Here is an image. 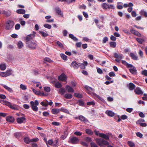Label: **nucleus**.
Segmentation results:
<instances>
[{"label": "nucleus", "instance_id": "e433bc0d", "mask_svg": "<svg viewBox=\"0 0 147 147\" xmlns=\"http://www.w3.org/2000/svg\"><path fill=\"white\" fill-rule=\"evenodd\" d=\"M77 103L81 106H84V102L82 100H79Z\"/></svg>", "mask_w": 147, "mask_h": 147}, {"label": "nucleus", "instance_id": "a878e982", "mask_svg": "<svg viewBox=\"0 0 147 147\" xmlns=\"http://www.w3.org/2000/svg\"><path fill=\"white\" fill-rule=\"evenodd\" d=\"M136 40L140 44H142L143 42H145V40L142 38H137L136 39Z\"/></svg>", "mask_w": 147, "mask_h": 147}, {"label": "nucleus", "instance_id": "864d4df0", "mask_svg": "<svg viewBox=\"0 0 147 147\" xmlns=\"http://www.w3.org/2000/svg\"><path fill=\"white\" fill-rule=\"evenodd\" d=\"M79 119L83 121H84L86 120V118L85 117L82 116H80L79 117Z\"/></svg>", "mask_w": 147, "mask_h": 147}, {"label": "nucleus", "instance_id": "423d86ee", "mask_svg": "<svg viewBox=\"0 0 147 147\" xmlns=\"http://www.w3.org/2000/svg\"><path fill=\"white\" fill-rule=\"evenodd\" d=\"M114 57L115 58L117 59H115V61L118 63H119L120 60L119 59H121L123 58V55H120L118 53H114Z\"/></svg>", "mask_w": 147, "mask_h": 147}, {"label": "nucleus", "instance_id": "ea45409f", "mask_svg": "<svg viewBox=\"0 0 147 147\" xmlns=\"http://www.w3.org/2000/svg\"><path fill=\"white\" fill-rule=\"evenodd\" d=\"M128 145L130 147H135V144L133 142L130 141H128L127 142Z\"/></svg>", "mask_w": 147, "mask_h": 147}, {"label": "nucleus", "instance_id": "3c124183", "mask_svg": "<svg viewBox=\"0 0 147 147\" xmlns=\"http://www.w3.org/2000/svg\"><path fill=\"white\" fill-rule=\"evenodd\" d=\"M57 45L60 48H62L63 47V44L59 41H58L56 42Z\"/></svg>", "mask_w": 147, "mask_h": 147}, {"label": "nucleus", "instance_id": "5fc2aeb1", "mask_svg": "<svg viewBox=\"0 0 147 147\" xmlns=\"http://www.w3.org/2000/svg\"><path fill=\"white\" fill-rule=\"evenodd\" d=\"M109 75L110 77H112L115 76V75L113 71H111L109 73Z\"/></svg>", "mask_w": 147, "mask_h": 147}, {"label": "nucleus", "instance_id": "603ef678", "mask_svg": "<svg viewBox=\"0 0 147 147\" xmlns=\"http://www.w3.org/2000/svg\"><path fill=\"white\" fill-rule=\"evenodd\" d=\"M39 139L38 138H32L31 139H30V142H36L39 141Z\"/></svg>", "mask_w": 147, "mask_h": 147}, {"label": "nucleus", "instance_id": "0e129e2a", "mask_svg": "<svg viewBox=\"0 0 147 147\" xmlns=\"http://www.w3.org/2000/svg\"><path fill=\"white\" fill-rule=\"evenodd\" d=\"M121 118L122 119L125 120L127 118V116L125 115H123L121 116Z\"/></svg>", "mask_w": 147, "mask_h": 147}, {"label": "nucleus", "instance_id": "e2e57ef3", "mask_svg": "<svg viewBox=\"0 0 147 147\" xmlns=\"http://www.w3.org/2000/svg\"><path fill=\"white\" fill-rule=\"evenodd\" d=\"M79 67H80V68L82 69H85V67L83 63H79Z\"/></svg>", "mask_w": 147, "mask_h": 147}, {"label": "nucleus", "instance_id": "774afa93", "mask_svg": "<svg viewBox=\"0 0 147 147\" xmlns=\"http://www.w3.org/2000/svg\"><path fill=\"white\" fill-rule=\"evenodd\" d=\"M91 147H98L97 145L94 142H91L90 143Z\"/></svg>", "mask_w": 147, "mask_h": 147}, {"label": "nucleus", "instance_id": "bb28decb", "mask_svg": "<svg viewBox=\"0 0 147 147\" xmlns=\"http://www.w3.org/2000/svg\"><path fill=\"white\" fill-rule=\"evenodd\" d=\"M3 87L5 89H6L9 92H11L13 91L12 90L10 87L7 86L5 85H2Z\"/></svg>", "mask_w": 147, "mask_h": 147}, {"label": "nucleus", "instance_id": "473e14b6", "mask_svg": "<svg viewBox=\"0 0 147 147\" xmlns=\"http://www.w3.org/2000/svg\"><path fill=\"white\" fill-rule=\"evenodd\" d=\"M11 108L16 110H18L19 109L18 106L17 105L15 104L12 105Z\"/></svg>", "mask_w": 147, "mask_h": 147}, {"label": "nucleus", "instance_id": "6e6d98bb", "mask_svg": "<svg viewBox=\"0 0 147 147\" xmlns=\"http://www.w3.org/2000/svg\"><path fill=\"white\" fill-rule=\"evenodd\" d=\"M141 74L143 75L147 76V70H144L141 72Z\"/></svg>", "mask_w": 147, "mask_h": 147}, {"label": "nucleus", "instance_id": "a18cd8bd", "mask_svg": "<svg viewBox=\"0 0 147 147\" xmlns=\"http://www.w3.org/2000/svg\"><path fill=\"white\" fill-rule=\"evenodd\" d=\"M74 95L75 96L78 98H82V95L80 93H75L74 94Z\"/></svg>", "mask_w": 147, "mask_h": 147}, {"label": "nucleus", "instance_id": "39448f33", "mask_svg": "<svg viewBox=\"0 0 147 147\" xmlns=\"http://www.w3.org/2000/svg\"><path fill=\"white\" fill-rule=\"evenodd\" d=\"M34 35L33 34H30L28 35L26 38V44L32 41Z\"/></svg>", "mask_w": 147, "mask_h": 147}, {"label": "nucleus", "instance_id": "c03bdc74", "mask_svg": "<svg viewBox=\"0 0 147 147\" xmlns=\"http://www.w3.org/2000/svg\"><path fill=\"white\" fill-rule=\"evenodd\" d=\"M44 91L47 92H50L51 90L50 88L48 86H46L44 87Z\"/></svg>", "mask_w": 147, "mask_h": 147}, {"label": "nucleus", "instance_id": "f704fd0d", "mask_svg": "<svg viewBox=\"0 0 147 147\" xmlns=\"http://www.w3.org/2000/svg\"><path fill=\"white\" fill-rule=\"evenodd\" d=\"M108 4L106 3H104L102 5V7L103 9H108Z\"/></svg>", "mask_w": 147, "mask_h": 147}, {"label": "nucleus", "instance_id": "49530a36", "mask_svg": "<svg viewBox=\"0 0 147 147\" xmlns=\"http://www.w3.org/2000/svg\"><path fill=\"white\" fill-rule=\"evenodd\" d=\"M44 61L49 62V63H51L53 62V61L51 60L48 57H45L44 58Z\"/></svg>", "mask_w": 147, "mask_h": 147}, {"label": "nucleus", "instance_id": "0eeeda50", "mask_svg": "<svg viewBox=\"0 0 147 147\" xmlns=\"http://www.w3.org/2000/svg\"><path fill=\"white\" fill-rule=\"evenodd\" d=\"M69 140L72 144H77L79 141L78 139L76 137H72L69 138Z\"/></svg>", "mask_w": 147, "mask_h": 147}, {"label": "nucleus", "instance_id": "58836bf2", "mask_svg": "<svg viewBox=\"0 0 147 147\" xmlns=\"http://www.w3.org/2000/svg\"><path fill=\"white\" fill-rule=\"evenodd\" d=\"M109 44L111 47L114 48H115L116 45V43L115 42H110Z\"/></svg>", "mask_w": 147, "mask_h": 147}, {"label": "nucleus", "instance_id": "680f3d73", "mask_svg": "<svg viewBox=\"0 0 147 147\" xmlns=\"http://www.w3.org/2000/svg\"><path fill=\"white\" fill-rule=\"evenodd\" d=\"M44 26L45 28H47L49 29H51V25L48 24H45L44 25Z\"/></svg>", "mask_w": 147, "mask_h": 147}, {"label": "nucleus", "instance_id": "4be33fe9", "mask_svg": "<svg viewBox=\"0 0 147 147\" xmlns=\"http://www.w3.org/2000/svg\"><path fill=\"white\" fill-rule=\"evenodd\" d=\"M24 142L27 144H29L30 142V139L28 137H25L24 138Z\"/></svg>", "mask_w": 147, "mask_h": 147}, {"label": "nucleus", "instance_id": "f03ea898", "mask_svg": "<svg viewBox=\"0 0 147 147\" xmlns=\"http://www.w3.org/2000/svg\"><path fill=\"white\" fill-rule=\"evenodd\" d=\"M95 140L97 144L100 146L104 145H108L109 144V143L108 142L101 138H96Z\"/></svg>", "mask_w": 147, "mask_h": 147}, {"label": "nucleus", "instance_id": "f257e3e1", "mask_svg": "<svg viewBox=\"0 0 147 147\" xmlns=\"http://www.w3.org/2000/svg\"><path fill=\"white\" fill-rule=\"evenodd\" d=\"M26 46L30 49L32 50L36 49L38 47V45L36 40H32L26 44Z\"/></svg>", "mask_w": 147, "mask_h": 147}, {"label": "nucleus", "instance_id": "393cba45", "mask_svg": "<svg viewBox=\"0 0 147 147\" xmlns=\"http://www.w3.org/2000/svg\"><path fill=\"white\" fill-rule=\"evenodd\" d=\"M129 89L131 90H133L134 89L136 86L134 84L132 83H129Z\"/></svg>", "mask_w": 147, "mask_h": 147}, {"label": "nucleus", "instance_id": "b1692460", "mask_svg": "<svg viewBox=\"0 0 147 147\" xmlns=\"http://www.w3.org/2000/svg\"><path fill=\"white\" fill-rule=\"evenodd\" d=\"M22 135V133L21 132H16L14 134V136L16 138L18 139L20 138Z\"/></svg>", "mask_w": 147, "mask_h": 147}, {"label": "nucleus", "instance_id": "4468645a", "mask_svg": "<svg viewBox=\"0 0 147 147\" xmlns=\"http://www.w3.org/2000/svg\"><path fill=\"white\" fill-rule=\"evenodd\" d=\"M79 63H77L76 61H73L71 64V66L75 69H78L79 67Z\"/></svg>", "mask_w": 147, "mask_h": 147}, {"label": "nucleus", "instance_id": "4c0bfd02", "mask_svg": "<svg viewBox=\"0 0 147 147\" xmlns=\"http://www.w3.org/2000/svg\"><path fill=\"white\" fill-rule=\"evenodd\" d=\"M85 131L86 133L90 135H92L93 134V132L91 129H86Z\"/></svg>", "mask_w": 147, "mask_h": 147}, {"label": "nucleus", "instance_id": "c85d7f7f", "mask_svg": "<svg viewBox=\"0 0 147 147\" xmlns=\"http://www.w3.org/2000/svg\"><path fill=\"white\" fill-rule=\"evenodd\" d=\"M140 13L145 17H147V12L144 10H142L140 11Z\"/></svg>", "mask_w": 147, "mask_h": 147}, {"label": "nucleus", "instance_id": "2eb2a0df", "mask_svg": "<svg viewBox=\"0 0 147 147\" xmlns=\"http://www.w3.org/2000/svg\"><path fill=\"white\" fill-rule=\"evenodd\" d=\"M55 10L56 12L58 13V15H60L62 17L63 16V13L62 12V11L59 7H57L56 8H55Z\"/></svg>", "mask_w": 147, "mask_h": 147}, {"label": "nucleus", "instance_id": "f3484780", "mask_svg": "<svg viewBox=\"0 0 147 147\" xmlns=\"http://www.w3.org/2000/svg\"><path fill=\"white\" fill-rule=\"evenodd\" d=\"M26 119L24 117H21L18 118L17 119V122L19 123H23L24 121H25Z\"/></svg>", "mask_w": 147, "mask_h": 147}, {"label": "nucleus", "instance_id": "dca6fc26", "mask_svg": "<svg viewBox=\"0 0 147 147\" xmlns=\"http://www.w3.org/2000/svg\"><path fill=\"white\" fill-rule=\"evenodd\" d=\"M99 136L101 138L105 139L106 140H109V136L104 134L100 133L99 134Z\"/></svg>", "mask_w": 147, "mask_h": 147}, {"label": "nucleus", "instance_id": "7ed1b4c3", "mask_svg": "<svg viewBox=\"0 0 147 147\" xmlns=\"http://www.w3.org/2000/svg\"><path fill=\"white\" fill-rule=\"evenodd\" d=\"M30 107L32 110L34 111L37 112L38 111V108L37 106L39 104L38 101L37 100H35L34 102L31 101L30 102Z\"/></svg>", "mask_w": 147, "mask_h": 147}, {"label": "nucleus", "instance_id": "412c9836", "mask_svg": "<svg viewBox=\"0 0 147 147\" xmlns=\"http://www.w3.org/2000/svg\"><path fill=\"white\" fill-rule=\"evenodd\" d=\"M17 46L18 49H20L24 46V45L21 41H19L17 43Z\"/></svg>", "mask_w": 147, "mask_h": 147}, {"label": "nucleus", "instance_id": "c756f323", "mask_svg": "<svg viewBox=\"0 0 147 147\" xmlns=\"http://www.w3.org/2000/svg\"><path fill=\"white\" fill-rule=\"evenodd\" d=\"M65 92V90L63 88H61L59 90L58 93L61 95L63 94Z\"/></svg>", "mask_w": 147, "mask_h": 147}, {"label": "nucleus", "instance_id": "ddd939ff", "mask_svg": "<svg viewBox=\"0 0 147 147\" xmlns=\"http://www.w3.org/2000/svg\"><path fill=\"white\" fill-rule=\"evenodd\" d=\"M129 72L133 74L136 75L137 74V70L135 66L132 68L129 69Z\"/></svg>", "mask_w": 147, "mask_h": 147}, {"label": "nucleus", "instance_id": "4d7b16f0", "mask_svg": "<svg viewBox=\"0 0 147 147\" xmlns=\"http://www.w3.org/2000/svg\"><path fill=\"white\" fill-rule=\"evenodd\" d=\"M95 104V103L94 101H91L88 102L87 103V105H94Z\"/></svg>", "mask_w": 147, "mask_h": 147}, {"label": "nucleus", "instance_id": "8fccbe9b", "mask_svg": "<svg viewBox=\"0 0 147 147\" xmlns=\"http://www.w3.org/2000/svg\"><path fill=\"white\" fill-rule=\"evenodd\" d=\"M2 13L6 15L7 17H9L10 16V13L5 10L3 11Z\"/></svg>", "mask_w": 147, "mask_h": 147}, {"label": "nucleus", "instance_id": "6ab92c4d", "mask_svg": "<svg viewBox=\"0 0 147 147\" xmlns=\"http://www.w3.org/2000/svg\"><path fill=\"white\" fill-rule=\"evenodd\" d=\"M66 88L67 92H73L74 91L73 89L69 85L66 86Z\"/></svg>", "mask_w": 147, "mask_h": 147}, {"label": "nucleus", "instance_id": "7c9ffc66", "mask_svg": "<svg viewBox=\"0 0 147 147\" xmlns=\"http://www.w3.org/2000/svg\"><path fill=\"white\" fill-rule=\"evenodd\" d=\"M62 86L61 83L59 82H57L55 85V86L56 88H60Z\"/></svg>", "mask_w": 147, "mask_h": 147}, {"label": "nucleus", "instance_id": "37998d69", "mask_svg": "<svg viewBox=\"0 0 147 147\" xmlns=\"http://www.w3.org/2000/svg\"><path fill=\"white\" fill-rule=\"evenodd\" d=\"M39 33L41 34L43 37H45L48 36L47 34L42 31H39Z\"/></svg>", "mask_w": 147, "mask_h": 147}, {"label": "nucleus", "instance_id": "cd10ccee", "mask_svg": "<svg viewBox=\"0 0 147 147\" xmlns=\"http://www.w3.org/2000/svg\"><path fill=\"white\" fill-rule=\"evenodd\" d=\"M69 36L70 38L72 39L75 41H77L78 40V38L75 37L72 34H69Z\"/></svg>", "mask_w": 147, "mask_h": 147}, {"label": "nucleus", "instance_id": "69168bd1", "mask_svg": "<svg viewBox=\"0 0 147 147\" xmlns=\"http://www.w3.org/2000/svg\"><path fill=\"white\" fill-rule=\"evenodd\" d=\"M136 135L138 137H139L140 138H142V134L139 132L136 133Z\"/></svg>", "mask_w": 147, "mask_h": 147}, {"label": "nucleus", "instance_id": "a19ab883", "mask_svg": "<svg viewBox=\"0 0 147 147\" xmlns=\"http://www.w3.org/2000/svg\"><path fill=\"white\" fill-rule=\"evenodd\" d=\"M67 135V131L64 132V135H62L61 136V138L63 140L65 139L66 138Z\"/></svg>", "mask_w": 147, "mask_h": 147}, {"label": "nucleus", "instance_id": "9b49d317", "mask_svg": "<svg viewBox=\"0 0 147 147\" xmlns=\"http://www.w3.org/2000/svg\"><path fill=\"white\" fill-rule=\"evenodd\" d=\"M6 120L7 121L10 123H13L14 121V117L12 116H7L6 117Z\"/></svg>", "mask_w": 147, "mask_h": 147}, {"label": "nucleus", "instance_id": "79ce46f5", "mask_svg": "<svg viewBox=\"0 0 147 147\" xmlns=\"http://www.w3.org/2000/svg\"><path fill=\"white\" fill-rule=\"evenodd\" d=\"M61 57L64 60H67V56L63 53H61L60 54Z\"/></svg>", "mask_w": 147, "mask_h": 147}, {"label": "nucleus", "instance_id": "f8f14e48", "mask_svg": "<svg viewBox=\"0 0 147 147\" xmlns=\"http://www.w3.org/2000/svg\"><path fill=\"white\" fill-rule=\"evenodd\" d=\"M105 113L107 114L108 116L109 117H113L115 115V113L112 111H109L108 110H107Z\"/></svg>", "mask_w": 147, "mask_h": 147}, {"label": "nucleus", "instance_id": "2f4dec72", "mask_svg": "<svg viewBox=\"0 0 147 147\" xmlns=\"http://www.w3.org/2000/svg\"><path fill=\"white\" fill-rule=\"evenodd\" d=\"M6 68V67L5 64L1 63L0 65V69L1 70H4Z\"/></svg>", "mask_w": 147, "mask_h": 147}, {"label": "nucleus", "instance_id": "72a5a7b5", "mask_svg": "<svg viewBox=\"0 0 147 147\" xmlns=\"http://www.w3.org/2000/svg\"><path fill=\"white\" fill-rule=\"evenodd\" d=\"M65 97L67 99H71L72 98V95L70 94L67 93L64 95Z\"/></svg>", "mask_w": 147, "mask_h": 147}, {"label": "nucleus", "instance_id": "13d9d810", "mask_svg": "<svg viewBox=\"0 0 147 147\" xmlns=\"http://www.w3.org/2000/svg\"><path fill=\"white\" fill-rule=\"evenodd\" d=\"M5 104L6 105L8 106L9 107H10V108H11L12 104H11V102L8 101H6L5 102Z\"/></svg>", "mask_w": 147, "mask_h": 147}, {"label": "nucleus", "instance_id": "6e6552de", "mask_svg": "<svg viewBox=\"0 0 147 147\" xmlns=\"http://www.w3.org/2000/svg\"><path fill=\"white\" fill-rule=\"evenodd\" d=\"M58 79L60 81H65L67 79V76L65 74L63 73L58 76Z\"/></svg>", "mask_w": 147, "mask_h": 147}, {"label": "nucleus", "instance_id": "052dcab7", "mask_svg": "<svg viewBox=\"0 0 147 147\" xmlns=\"http://www.w3.org/2000/svg\"><path fill=\"white\" fill-rule=\"evenodd\" d=\"M85 88L86 89L89 91H92V90H93V89L92 88H91L88 86H86L85 87Z\"/></svg>", "mask_w": 147, "mask_h": 147}, {"label": "nucleus", "instance_id": "a211bd4d", "mask_svg": "<svg viewBox=\"0 0 147 147\" xmlns=\"http://www.w3.org/2000/svg\"><path fill=\"white\" fill-rule=\"evenodd\" d=\"M129 56L132 59L134 60H137L138 59V57L133 53H131Z\"/></svg>", "mask_w": 147, "mask_h": 147}, {"label": "nucleus", "instance_id": "aec40b11", "mask_svg": "<svg viewBox=\"0 0 147 147\" xmlns=\"http://www.w3.org/2000/svg\"><path fill=\"white\" fill-rule=\"evenodd\" d=\"M52 113L56 115L60 111V109H53L51 110Z\"/></svg>", "mask_w": 147, "mask_h": 147}, {"label": "nucleus", "instance_id": "20e7f679", "mask_svg": "<svg viewBox=\"0 0 147 147\" xmlns=\"http://www.w3.org/2000/svg\"><path fill=\"white\" fill-rule=\"evenodd\" d=\"M14 22L12 20H8L7 21L5 26V29L6 30H10L14 25Z\"/></svg>", "mask_w": 147, "mask_h": 147}, {"label": "nucleus", "instance_id": "bf43d9fd", "mask_svg": "<svg viewBox=\"0 0 147 147\" xmlns=\"http://www.w3.org/2000/svg\"><path fill=\"white\" fill-rule=\"evenodd\" d=\"M20 88L22 90H25L26 89V87L25 85H23L22 84H21L20 86Z\"/></svg>", "mask_w": 147, "mask_h": 147}, {"label": "nucleus", "instance_id": "1a4fd4ad", "mask_svg": "<svg viewBox=\"0 0 147 147\" xmlns=\"http://www.w3.org/2000/svg\"><path fill=\"white\" fill-rule=\"evenodd\" d=\"M32 91L35 94L37 95H40L41 96H44L45 95L43 92L40 91H37L34 89L32 90Z\"/></svg>", "mask_w": 147, "mask_h": 147}, {"label": "nucleus", "instance_id": "5701e85b", "mask_svg": "<svg viewBox=\"0 0 147 147\" xmlns=\"http://www.w3.org/2000/svg\"><path fill=\"white\" fill-rule=\"evenodd\" d=\"M16 12L19 14H24L25 13L26 11L25 10L23 9H17L16 10Z\"/></svg>", "mask_w": 147, "mask_h": 147}, {"label": "nucleus", "instance_id": "c9c22d12", "mask_svg": "<svg viewBox=\"0 0 147 147\" xmlns=\"http://www.w3.org/2000/svg\"><path fill=\"white\" fill-rule=\"evenodd\" d=\"M12 70L11 69H9V70H7L5 72L6 75V76H8L10 75H11L12 74Z\"/></svg>", "mask_w": 147, "mask_h": 147}, {"label": "nucleus", "instance_id": "338daca9", "mask_svg": "<svg viewBox=\"0 0 147 147\" xmlns=\"http://www.w3.org/2000/svg\"><path fill=\"white\" fill-rule=\"evenodd\" d=\"M108 40V38L107 37H104L102 40V42L104 43H105Z\"/></svg>", "mask_w": 147, "mask_h": 147}, {"label": "nucleus", "instance_id": "de8ad7c7", "mask_svg": "<svg viewBox=\"0 0 147 147\" xmlns=\"http://www.w3.org/2000/svg\"><path fill=\"white\" fill-rule=\"evenodd\" d=\"M60 111H62L65 113H69V111H68L66 109H65L63 108L62 107L61 109H60Z\"/></svg>", "mask_w": 147, "mask_h": 147}, {"label": "nucleus", "instance_id": "09e8293b", "mask_svg": "<svg viewBox=\"0 0 147 147\" xmlns=\"http://www.w3.org/2000/svg\"><path fill=\"white\" fill-rule=\"evenodd\" d=\"M59 140L57 138H55V140L53 143H54V146H57L58 144Z\"/></svg>", "mask_w": 147, "mask_h": 147}, {"label": "nucleus", "instance_id": "9d476101", "mask_svg": "<svg viewBox=\"0 0 147 147\" xmlns=\"http://www.w3.org/2000/svg\"><path fill=\"white\" fill-rule=\"evenodd\" d=\"M134 92L136 94L138 95H142L143 92L139 87H137L134 90Z\"/></svg>", "mask_w": 147, "mask_h": 147}]
</instances>
